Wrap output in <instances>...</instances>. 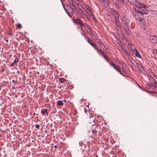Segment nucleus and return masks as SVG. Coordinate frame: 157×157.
Segmentation results:
<instances>
[{
    "mask_svg": "<svg viewBox=\"0 0 157 157\" xmlns=\"http://www.w3.org/2000/svg\"><path fill=\"white\" fill-rule=\"evenodd\" d=\"M2 149V148L0 147V150H1Z\"/></svg>",
    "mask_w": 157,
    "mask_h": 157,
    "instance_id": "51",
    "label": "nucleus"
},
{
    "mask_svg": "<svg viewBox=\"0 0 157 157\" xmlns=\"http://www.w3.org/2000/svg\"><path fill=\"white\" fill-rule=\"evenodd\" d=\"M57 147V146L56 145H55V146H54V147H55V148H56Z\"/></svg>",
    "mask_w": 157,
    "mask_h": 157,
    "instance_id": "48",
    "label": "nucleus"
},
{
    "mask_svg": "<svg viewBox=\"0 0 157 157\" xmlns=\"http://www.w3.org/2000/svg\"><path fill=\"white\" fill-rule=\"evenodd\" d=\"M109 64L112 66L114 68L115 67V64L113 63V62H111Z\"/></svg>",
    "mask_w": 157,
    "mask_h": 157,
    "instance_id": "29",
    "label": "nucleus"
},
{
    "mask_svg": "<svg viewBox=\"0 0 157 157\" xmlns=\"http://www.w3.org/2000/svg\"><path fill=\"white\" fill-rule=\"evenodd\" d=\"M98 54L99 55L102 56L104 54H105V52L104 51H101Z\"/></svg>",
    "mask_w": 157,
    "mask_h": 157,
    "instance_id": "28",
    "label": "nucleus"
},
{
    "mask_svg": "<svg viewBox=\"0 0 157 157\" xmlns=\"http://www.w3.org/2000/svg\"><path fill=\"white\" fill-rule=\"evenodd\" d=\"M94 49L97 51V52H98V53H99L101 51H101V49H98V48L96 46L95 47V48H94Z\"/></svg>",
    "mask_w": 157,
    "mask_h": 157,
    "instance_id": "25",
    "label": "nucleus"
},
{
    "mask_svg": "<svg viewBox=\"0 0 157 157\" xmlns=\"http://www.w3.org/2000/svg\"><path fill=\"white\" fill-rule=\"evenodd\" d=\"M63 101L64 102H66V100L63 99Z\"/></svg>",
    "mask_w": 157,
    "mask_h": 157,
    "instance_id": "46",
    "label": "nucleus"
},
{
    "mask_svg": "<svg viewBox=\"0 0 157 157\" xmlns=\"http://www.w3.org/2000/svg\"><path fill=\"white\" fill-rule=\"evenodd\" d=\"M157 37L154 36H151L149 37L150 41L152 43H156L157 42Z\"/></svg>",
    "mask_w": 157,
    "mask_h": 157,
    "instance_id": "9",
    "label": "nucleus"
},
{
    "mask_svg": "<svg viewBox=\"0 0 157 157\" xmlns=\"http://www.w3.org/2000/svg\"><path fill=\"white\" fill-rule=\"evenodd\" d=\"M102 56L105 59H106L107 58H108V57L106 55L105 53V54H104V55H103Z\"/></svg>",
    "mask_w": 157,
    "mask_h": 157,
    "instance_id": "31",
    "label": "nucleus"
},
{
    "mask_svg": "<svg viewBox=\"0 0 157 157\" xmlns=\"http://www.w3.org/2000/svg\"><path fill=\"white\" fill-rule=\"evenodd\" d=\"M15 97H17V95H16L15 96Z\"/></svg>",
    "mask_w": 157,
    "mask_h": 157,
    "instance_id": "49",
    "label": "nucleus"
},
{
    "mask_svg": "<svg viewBox=\"0 0 157 157\" xmlns=\"http://www.w3.org/2000/svg\"><path fill=\"white\" fill-rule=\"evenodd\" d=\"M87 111V110H85V113H86Z\"/></svg>",
    "mask_w": 157,
    "mask_h": 157,
    "instance_id": "47",
    "label": "nucleus"
},
{
    "mask_svg": "<svg viewBox=\"0 0 157 157\" xmlns=\"http://www.w3.org/2000/svg\"><path fill=\"white\" fill-rule=\"evenodd\" d=\"M112 2L114 6L117 8H120L121 7V4L123 3L126 4L127 2H125L124 0H112Z\"/></svg>",
    "mask_w": 157,
    "mask_h": 157,
    "instance_id": "3",
    "label": "nucleus"
},
{
    "mask_svg": "<svg viewBox=\"0 0 157 157\" xmlns=\"http://www.w3.org/2000/svg\"><path fill=\"white\" fill-rule=\"evenodd\" d=\"M121 20L122 21V23L124 25V28L127 33L128 34H130L131 32L129 28V26L130 25L129 20L127 19L124 18L123 19L122 18H121Z\"/></svg>",
    "mask_w": 157,
    "mask_h": 157,
    "instance_id": "2",
    "label": "nucleus"
},
{
    "mask_svg": "<svg viewBox=\"0 0 157 157\" xmlns=\"http://www.w3.org/2000/svg\"><path fill=\"white\" fill-rule=\"evenodd\" d=\"M19 61V59L18 58L16 57L15 59L14 60L13 62L11 63L10 65V67L13 66L15 65L16 66L17 65V63H18Z\"/></svg>",
    "mask_w": 157,
    "mask_h": 157,
    "instance_id": "12",
    "label": "nucleus"
},
{
    "mask_svg": "<svg viewBox=\"0 0 157 157\" xmlns=\"http://www.w3.org/2000/svg\"><path fill=\"white\" fill-rule=\"evenodd\" d=\"M81 30H82L83 31H84L82 29H81ZM82 35H83V36H84H84H85L86 37V34H85V33L84 32H83V33H82Z\"/></svg>",
    "mask_w": 157,
    "mask_h": 157,
    "instance_id": "33",
    "label": "nucleus"
},
{
    "mask_svg": "<svg viewBox=\"0 0 157 157\" xmlns=\"http://www.w3.org/2000/svg\"><path fill=\"white\" fill-rule=\"evenodd\" d=\"M41 113L44 116L45 115V114H46L47 115H48V109L45 108L42 109L41 111Z\"/></svg>",
    "mask_w": 157,
    "mask_h": 157,
    "instance_id": "15",
    "label": "nucleus"
},
{
    "mask_svg": "<svg viewBox=\"0 0 157 157\" xmlns=\"http://www.w3.org/2000/svg\"><path fill=\"white\" fill-rule=\"evenodd\" d=\"M115 23L116 26L117 28H121V25L119 20V17L115 18Z\"/></svg>",
    "mask_w": 157,
    "mask_h": 157,
    "instance_id": "8",
    "label": "nucleus"
},
{
    "mask_svg": "<svg viewBox=\"0 0 157 157\" xmlns=\"http://www.w3.org/2000/svg\"><path fill=\"white\" fill-rule=\"evenodd\" d=\"M128 48L130 49H131V50L132 51L133 50H135V48L134 47L133 45H132L131 43H128Z\"/></svg>",
    "mask_w": 157,
    "mask_h": 157,
    "instance_id": "18",
    "label": "nucleus"
},
{
    "mask_svg": "<svg viewBox=\"0 0 157 157\" xmlns=\"http://www.w3.org/2000/svg\"><path fill=\"white\" fill-rule=\"evenodd\" d=\"M82 144H83V142H82V141H81V142H79V144L81 146H82Z\"/></svg>",
    "mask_w": 157,
    "mask_h": 157,
    "instance_id": "37",
    "label": "nucleus"
},
{
    "mask_svg": "<svg viewBox=\"0 0 157 157\" xmlns=\"http://www.w3.org/2000/svg\"><path fill=\"white\" fill-rule=\"evenodd\" d=\"M97 42L100 44L101 47L102 48H103L102 47V45H103L104 44L101 42V41L100 40H99V41H97Z\"/></svg>",
    "mask_w": 157,
    "mask_h": 157,
    "instance_id": "26",
    "label": "nucleus"
},
{
    "mask_svg": "<svg viewBox=\"0 0 157 157\" xmlns=\"http://www.w3.org/2000/svg\"><path fill=\"white\" fill-rule=\"evenodd\" d=\"M120 74L121 75H123V76H125V75L124 74H123V73L122 72H121V73H120Z\"/></svg>",
    "mask_w": 157,
    "mask_h": 157,
    "instance_id": "39",
    "label": "nucleus"
},
{
    "mask_svg": "<svg viewBox=\"0 0 157 157\" xmlns=\"http://www.w3.org/2000/svg\"><path fill=\"white\" fill-rule=\"evenodd\" d=\"M9 35L10 36H13V34L12 33H10V34H9Z\"/></svg>",
    "mask_w": 157,
    "mask_h": 157,
    "instance_id": "41",
    "label": "nucleus"
},
{
    "mask_svg": "<svg viewBox=\"0 0 157 157\" xmlns=\"http://www.w3.org/2000/svg\"><path fill=\"white\" fill-rule=\"evenodd\" d=\"M59 81L60 83H63V82H64L66 81V80L64 78H59Z\"/></svg>",
    "mask_w": 157,
    "mask_h": 157,
    "instance_id": "24",
    "label": "nucleus"
},
{
    "mask_svg": "<svg viewBox=\"0 0 157 157\" xmlns=\"http://www.w3.org/2000/svg\"><path fill=\"white\" fill-rule=\"evenodd\" d=\"M84 8H86V10L88 12H89L92 10L91 8L87 5H85Z\"/></svg>",
    "mask_w": 157,
    "mask_h": 157,
    "instance_id": "21",
    "label": "nucleus"
},
{
    "mask_svg": "<svg viewBox=\"0 0 157 157\" xmlns=\"http://www.w3.org/2000/svg\"><path fill=\"white\" fill-rule=\"evenodd\" d=\"M6 42L7 43L8 42V40L6 39L5 40Z\"/></svg>",
    "mask_w": 157,
    "mask_h": 157,
    "instance_id": "44",
    "label": "nucleus"
},
{
    "mask_svg": "<svg viewBox=\"0 0 157 157\" xmlns=\"http://www.w3.org/2000/svg\"><path fill=\"white\" fill-rule=\"evenodd\" d=\"M87 107H88L89 106V105H88L87 106Z\"/></svg>",
    "mask_w": 157,
    "mask_h": 157,
    "instance_id": "52",
    "label": "nucleus"
},
{
    "mask_svg": "<svg viewBox=\"0 0 157 157\" xmlns=\"http://www.w3.org/2000/svg\"><path fill=\"white\" fill-rule=\"evenodd\" d=\"M105 60H106V61H107V62L108 63H109V64H110V63L111 62H110V61H109V59H108V57Z\"/></svg>",
    "mask_w": 157,
    "mask_h": 157,
    "instance_id": "34",
    "label": "nucleus"
},
{
    "mask_svg": "<svg viewBox=\"0 0 157 157\" xmlns=\"http://www.w3.org/2000/svg\"><path fill=\"white\" fill-rule=\"evenodd\" d=\"M157 88V82H155L153 83L151 82L149 84L148 88Z\"/></svg>",
    "mask_w": 157,
    "mask_h": 157,
    "instance_id": "10",
    "label": "nucleus"
},
{
    "mask_svg": "<svg viewBox=\"0 0 157 157\" xmlns=\"http://www.w3.org/2000/svg\"><path fill=\"white\" fill-rule=\"evenodd\" d=\"M118 71V72H119L120 73L121 72V71H120V69H119V70H118V71Z\"/></svg>",
    "mask_w": 157,
    "mask_h": 157,
    "instance_id": "43",
    "label": "nucleus"
},
{
    "mask_svg": "<svg viewBox=\"0 0 157 157\" xmlns=\"http://www.w3.org/2000/svg\"><path fill=\"white\" fill-rule=\"evenodd\" d=\"M105 60H106V61H107V62L108 63H109V64H110V63L111 62H110V61H109V59H108V57Z\"/></svg>",
    "mask_w": 157,
    "mask_h": 157,
    "instance_id": "35",
    "label": "nucleus"
},
{
    "mask_svg": "<svg viewBox=\"0 0 157 157\" xmlns=\"http://www.w3.org/2000/svg\"><path fill=\"white\" fill-rule=\"evenodd\" d=\"M57 104L58 106L63 105H64L62 100L58 101H57Z\"/></svg>",
    "mask_w": 157,
    "mask_h": 157,
    "instance_id": "22",
    "label": "nucleus"
},
{
    "mask_svg": "<svg viewBox=\"0 0 157 157\" xmlns=\"http://www.w3.org/2000/svg\"><path fill=\"white\" fill-rule=\"evenodd\" d=\"M35 127L37 129H39L40 127V125L39 124H36L35 125Z\"/></svg>",
    "mask_w": 157,
    "mask_h": 157,
    "instance_id": "32",
    "label": "nucleus"
},
{
    "mask_svg": "<svg viewBox=\"0 0 157 157\" xmlns=\"http://www.w3.org/2000/svg\"><path fill=\"white\" fill-rule=\"evenodd\" d=\"M111 13L112 14V15L114 16V17H119V15L117 11L114 10H111Z\"/></svg>",
    "mask_w": 157,
    "mask_h": 157,
    "instance_id": "14",
    "label": "nucleus"
},
{
    "mask_svg": "<svg viewBox=\"0 0 157 157\" xmlns=\"http://www.w3.org/2000/svg\"><path fill=\"white\" fill-rule=\"evenodd\" d=\"M4 71V68L2 69V72H3Z\"/></svg>",
    "mask_w": 157,
    "mask_h": 157,
    "instance_id": "45",
    "label": "nucleus"
},
{
    "mask_svg": "<svg viewBox=\"0 0 157 157\" xmlns=\"http://www.w3.org/2000/svg\"><path fill=\"white\" fill-rule=\"evenodd\" d=\"M82 27H87V28L88 29V30L87 31L89 33V34L91 35H93V34L91 31L90 28L88 25L87 24L84 23L83 22V26H82Z\"/></svg>",
    "mask_w": 157,
    "mask_h": 157,
    "instance_id": "11",
    "label": "nucleus"
},
{
    "mask_svg": "<svg viewBox=\"0 0 157 157\" xmlns=\"http://www.w3.org/2000/svg\"><path fill=\"white\" fill-rule=\"evenodd\" d=\"M87 42L89 43L90 45H91L94 48L96 46V44H95L94 43V42L92 41V40H90L89 39H88L87 40Z\"/></svg>",
    "mask_w": 157,
    "mask_h": 157,
    "instance_id": "16",
    "label": "nucleus"
},
{
    "mask_svg": "<svg viewBox=\"0 0 157 157\" xmlns=\"http://www.w3.org/2000/svg\"><path fill=\"white\" fill-rule=\"evenodd\" d=\"M73 22L80 26L81 29H82V26H83V22L81 19L79 18H74L72 19Z\"/></svg>",
    "mask_w": 157,
    "mask_h": 157,
    "instance_id": "4",
    "label": "nucleus"
},
{
    "mask_svg": "<svg viewBox=\"0 0 157 157\" xmlns=\"http://www.w3.org/2000/svg\"><path fill=\"white\" fill-rule=\"evenodd\" d=\"M64 7H63L64 10H65L66 12L69 14V13H70V12L72 13L73 12V9L72 7H69V12H68L67 10L66 9L65 7V6L64 5Z\"/></svg>",
    "mask_w": 157,
    "mask_h": 157,
    "instance_id": "19",
    "label": "nucleus"
},
{
    "mask_svg": "<svg viewBox=\"0 0 157 157\" xmlns=\"http://www.w3.org/2000/svg\"><path fill=\"white\" fill-rule=\"evenodd\" d=\"M102 47H103V49H104V48H105V49H107V48H105V46H104V45H102Z\"/></svg>",
    "mask_w": 157,
    "mask_h": 157,
    "instance_id": "40",
    "label": "nucleus"
},
{
    "mask_svg": "<svg viewBox=\"0 0 157 157\" xmlns=\"http://www.w3.org/2000/svg\"><path fill=\"white\" fill-rule=\"evenodd\" d=\"M131 4H132L133 5H134L136 6V4H137L138 3H139L140 2H137V0H127Z\"/></svg>",
    "mask_w": 157,
    "mask_h": 157,
    "instance_id": "17",
    "label": "nucleus"
},
{
    "mask_svg": "<svg viewBox=\"0 0 157 157\" xmlns=\"http://www.w3.org/2000/svg\"><path fill=\"white\" fill-rule=\"evenodd\" d=\"M135 10L138 13L143 15L144 14H148V11L146 9V7L144 6V5L140 2L136 4V8L135 9Z\"/></svg>",
    "mask_w": 157,
    "mask_h": 157,
    "instance_id": "1",
    "label": "nucleus"
},
{
    "mask_svg": "<svg viewBox=\"0 0 157 157\" xmlns=\"http://www.w3.org/2000/svg\"><path fill=\"white\" fill-rule=\"evenodd\" d=\"M86 12H87V14L88 15H89L90 18L91 19H93L94 21H95V16H94V14L92 12V10L89 12H88L87 11H86Z\"/></svg>",
    "mask_w": 157,
    "mask_h": 157,
    "instance_id": "13",
    "label": "nucleus"
},
{
    "mask_svg": "<svg viewBox=\"0 0 157 157\" xmlns=\"http://www.w3.org/2000/svg\"><path fill=\"white\" fill-rule=\"evenodd\" d=\"M69 3L71 5L75 10L78 7L79 4L78 3L76 2L74 0H67Z\"/></svg>",
    "mask_w": 157,
    "mask_h": 157,
    "instance_id": "7",
    "label": "nucleus"
},
{
    "mask_svg": "<svg viewBox=\"0 0 157 157\" xmlns=\"http://www.w3.org/2000/svg\"><path fill=\"white\" fill-rule=\"evenodd\" d=\"M17 28L19 29H21V25L20 24H18L17 25Z\"/></svg>",
    "mask_w": 157,
    "mask_h": 157,
    "instance_id": "30",
    "label": "nucleus"
},
{
    "mask_svg": "<svg viewBox=\"0 0 157 157\" xmlns=\"http://www.w3.org/2000/svg\"><path fill=\"white\" fill-rule=\"evenodd\" d=\"M153 76L157 79V76L156 75H154Z\"/></svg>",
    "mask_w": 157,
    "mask_h": 157,
    "instance_id": "38",
    "label": "nucleus"
},
{
    "mask_svg": "<svg viewBox=\"0 0 157 157\" xmlns=\"http://www.w3.org/2000/svg\"><path fill=\"white\" fill-rule=\"evenodd\" d=\"M105 60H106V61H107V62L108 63H109V64H110V63L111 62H110V61H109V59H108V57Z\"/></svg>",
    "mask_w": 157,
    "mask_h": 157,
    "instance_id": "36",
    "label": "nucleus"
},
{
    "mask_svg": "<svg viewBox=\"0 0 157 157\" xmlns=\"http://www.w3.org/2000/svg\"><path fill=\"white\" fill-rule=\"evenodd\" d=\"M114 68L117 71H118V70H119L120 69V67L118 65L117 66H115V67H114Z\"/></svg>",
    "mask_w": 157,
    "mask_h": 157,
    "instance_id": "27",
    "label": "nucleus"
},
{
    "mask_svg": "<svg viewBox=\"0 0 157 157\" xmlns=\"http://www.w3.org/2000/svg\"><path fill=\"white\" fill-rule=\"evenodd\" d=\"M75 10L77 11L78 13V15L81 18H88L87 16L84 13L83 10H81L79 6Z\"/></svg>",
    "mask_w": 157,
    "mask_h": 157,
    "instance_id": "6",
    "label": "nucleus"
},
{
    "mask_svg": "<svg viewBox=\"0 0 157 157\" xmlns=\"http://www.w3.org/2000/svg\"><path fill=\"white\" fill-rule=\"evenodd\" d=\"M97 128V127H96L94 129H91V132L93 134V135L97 133V130L96 129Z\"/></svg>",
    "mask_w": 157,
    "mask_h": 157,
    "instance_id": "23",
    "label": "nucleus"
},
{
    "mask_svg": "<svg viewBox=\"0 0 157 157\" xmlns=\"http://www.w3.org/2000/svg\"><path fill=\"white\" fill-rule=\"evenodd\" d=\"M17 73H19V71H17Z\"/></svg>",
    "mask_w": 157,
    "mask_h": 157,
    "instance_id": "50",
    "label": "nucleus"
},
{
    "mask_svg": "<svg viewBox=\"0 0 157 157\" xmlns=\"http://www.w3.org/2000/svg\"><path fill=\"white\" fill-rule=\"evenodd\" d=\"M135 17L136 19L140 21V23L141 24H144V20L143 18V15L137 13L135 15Z\"/></svg>",
    "mask_w": 157,
    "mask_h": 157,
    "instance_id": "5",
    "label": "nucleus"
},
{
    "mask_svg": "<svg viewBox=\"0 0 157 157\" xmlns=\"http://www.w3.org/2000/svg\"><path fill=\"white\" fill-rule=\"evenodd\" d=\"M118 71V72H119L120 73L121 72V71H120V69H119V70H118V71Z\"/></svg>",
    "mask_w": 157,
    "mask_h": 157,
    "instance_id": "42",
    "label": "nucleus"
},
{
    "mask_svg": "<svg viewBox=\"0 0 157 157\" xmlns=\"http://www.w3.org/2000/svg\"><path fill=\"white\" fill-rule=\"evenodd\" d=\"M14 81V80H13V81H12V82H13Z\"/></svg>",
    "mask_w": 157,
    "mask_h": 157,
    "instance_id": "53",
    "label": "nucleus"
},
{
    "mask_svg": "<svg viewBox=\"0 0 157 157\" xmlns=\"http://www.w3.org/2000/svg\"><path fill=\"white\" fill-rule=\"evenodd\" d=\"M135 50V55L136 56L140 58H141V56L139 52L136 50Z\"/></svg>",
    "mask_w": 157,
    "mask_h": 157,
    "instance_id": "20",
    "label": "nucleus"
}]
</instances>
